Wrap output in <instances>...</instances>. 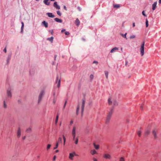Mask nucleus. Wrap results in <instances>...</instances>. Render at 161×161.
Masks as SVG:
<instances>
[{
  "label": "nucleus",
  "instance_id": "nucleus-8",
  "mask_svg": "<svg viewBox=\"0 0 161 161\" xmlns=\"http://www.w3.org/2000/svg\"><path fill=\"white\" fill-rule=\"evenodd\" d=\"M76 156V155L75 152H74L72 153H70L69 154V158L71 160H73V158L74 156Z\"/></svg>",
  "mask_w": 161,
  "mask_h": 161
},
{
  "label": "nucleus",
  "instance_id": "nucleus-28",
  "mask_svg": "<svg viewBox=\"0 0 161 161\" xmlns=\"http://www.w3.org/2000/svg\"><path fill=\"white\" fill-rule=\"evenodd\" d=\"M90 153L92 155H93L94 154L97 153L96 151L95 150H93L91 151L90 152Z\"/></svg>",
  "mask_w": 161,
  "mask_h": 161
},
{
  "label": "nucleus",
  "instance_id": "nucleus-14",
  "mask_svg": "<svg viewBox=\"0 0 161 161\" xmlns=\"http://www.w3.org/2000/svg\"><path fill=\"white\" fill-rule=\"evenodd\" d=\"M157 2H155L152 5V9L154 10L157 7Z\"/></svg>",
  "mask_w": 161,
  "mask_h": 161
},
{
  "label": "nucleus",
  "instance_id": "nucleus-63",
  "mask_svg": "<svg viewBox=\"0 0 161 161\" xmlns=\"http://www.w3.org/2000/svg\"><path fill=\"white\" fill-rule=\"evenodd\" d=\"M55 102H56V100H55V99H53V103L54 104H55Z\"/></svg>",
  "mask_w": 161,
  "mask_h": 161
},
{
  "label": "nucleus",
  "instance_id": "nucleus-58",
  "mask_svg": "<svg viewBox=\"0 0 161 161\" xmlns=\"http://www.w3.org/2000/svg\"><path fill=\"white\" fill-rule=\"evenodd\" d=\"M73 121L72 120H71L70 122V125H71L72 124H73Z\"/></svg>",
  "mask_w": 161,
  "mask_h": 161
},
{
  "label": "nucleus",
  "instance_id": "nucleus-6",
  "mask_svg": "<svg viewBox=\"0 0 161 161\" xmlns=\"http://www.w3.org/2000/svg\"><path fill=\"white\" fill-rule=\"evenodd\" d=\"M61 82V78H59L58 75L56 77L55 83H57V86L59 88L60 86Z\"/></svg>",
  "mask_w": 161,
  "mask_h": 161
},
{
  "label": "nucleus",
  "instance_id": "nucleus-23",
  "mask_svg": "<svg viewBox=\"0 0 161 161\" xmlns=\"http://www.w3.org/2000/svg\"><path fill=\"white\" fill-rule=\"evenodd\" d=\"M75 24L77 26H79L80 24V21L78 18L75 20Z\"/></svg>",
  "mask_w": 161,
  "mask_h": 161
},
{
  "label": "nucleus",
  "instance_id": "nucleus-40",
  "mask_svg": "<svg viewBox=\"0 0 161 161\" xmlns=\"http://www.w3.org/2000/svg\"><path fill=\"white\" fill-rule=\"evenodd\" d=\"M51 147V145L50 144H48L47 146V150H48L49 149H50Z\"/></svg>",
  "mask_w": 161,
  "mask_h": 161
},
{
  "label": "nucleus",
  "instance_id": "nucleus-17",
  "mask_svg": "<svg viewBox=\"0 0 161 161\" xmlns=\"http://www.w3.org/2000/svg\"><path fill=\"white\" fill-rule=\"evenodd\" d=\"M11 54L8 55L7 58V64H8L9 61L10 60L11 58Z\"/></svg>",
  "mask_w": 161,
  "mask_h": 161
},
{
  "label": "nucleus",
  "instance_id": "nucleus-43",
  "mask_svg": "<svg viewBox=\"0 0 161 161\" xmlns=\"http://www.w3.org/2000/svg\"><path fill=\"white\" fill-rule=\"evenodd\" d=\"M31 128H28L27 129L26 131L27 132H29L31 131Z\"/></svg>",
  "mask_w": 161,
  "mask_h": 161
},
{
  "label": "nucleus",
  "instance_id": "nucleus-47",
  "mask_svg": "<svg viewBox=\"0 0 161 161\" xmlns=\"http://www.w3.org/2000/svg\"><path fill=\"white\" fill-rule=\"evenodd\" d=\"M120 161H125L124 158L123 157H121L120 158Z\"/></svg>",
  "mask_w": 161,
  "mask_h": 161
},
{
  "label": "nucleus",
  "instance_id": "nucleus-13",
  "mask_svg": "<svg viewBox=\"0 0 161 161\" xmlns=\"http://www.w3.org/2000/svg\"><path fill=\"white\" fill-rule=\"evenodd\" d=\"M46 14L48 16V17L51 18H54L55 17V16L51 13H47Z\"/></svg>",
  "mask_w": 161,
  "mask_h": 161
},
{
  "label": "nucleus",
  "instance_id": "nucleus-52",
  "mask_svg": "<svg viewBox=\"0 0 161 161\" xmlns=\"http://www.w3.org/2000/svg\"><path fill=\"white\" fill-rule=\"evenodd\" d=\"M93 78V75H90V78L91 79H92Z\"/></svg>",
  "mask_w": 161,
  "mask_h": 161
},
{
  "label": "nucleus",
  "instance_id": "nucleus-49",
  "mask_svg": "<svg viewBox=\"0 0 161 161\" xmlns=\"http://www.w3.org/2000/svg\"><path fill=\"white\" fill-rule=\"evenodd\" d=\"M64 33L66 35H69V33L68 31H65Z\"/></svg>",
  "mask_w": 161,
  "mask_h": 161
},
{
  "label": "nucleus",
  "instance_id": "nucleus-4",
  "mask_svg": "<svg viewBox=\"0 0 161 161\" xmlns=\"http://www.w3.org/2000/svg\"><path fill=\"white\" fill-rule=\"evenodd\" d=\"M85 99H82V103L81 107V116H83V112H84V108L85 105Z\"/></svg>",
  "mask_w": 161,
  "mask_h": 161
},
{
  "label": "nucleus",
  "instance_id": "nucleus-11",
  "mask_svg": "<svg viewBox=\"0 0 161 161\" xmlns=\"http://www.w3.org/2000/svg\"><path fill=\"white\" fill-rule=\"evenodd\" d=\"M103 157L106 159H110L111 158V156L108 154H105L103 156Z\"/></svg>",
  "mask_w": 161,
  "mask_h": 161
},
{
  "label": "nucleus",
  "instance_id": "nucleus-33",
  "mask_svg": "<svg viewBox=\"0 0 161 161\" xmlns=\"http://www.w3.org/2000/svg\"><path fill=\"white\" fill-rule=\"evenodd\" d=\"M62 136H63V139L64 140V145L65 144V142H66V138L64 135H63Z\"/></svg>",
  "mask_w": 161,
  "mask_h": 161
},
{
  "label": "nucleus",
  "instance_id": "nucleus-32",
  "mask_svg": "<svg viewBox=\"0 0 161 161\" xmlns=\"http://www.w3.org/2000/svg\"><path fill=\"white\" fill-rule=\"evenodd\" d=\"M126 35H127V33H125V34H121V35L122 36H123L124 38H125L126 39H127V38L126 36Z\"/></svg>",
  "mask_w": 161,
  "mask_h": 161
},
{
  "label": "nucleus",
  "instance_id": "nucleus-25",
  "mask_svg": "<svg viewBox=\"0 0 161 161\" xmlns=\"http://www.w3.org/2000/svg\"><path fill=\"white\" fill-rule=\"evenodd\" d=\"M53 36H52L51 37L47 38V40L50 41L52 43L53 42Z\"/></svg>",
  "mask_w": 161,
  "mask_h": 161
},
{
  "label": "nucleus",
  "instance_id": "nucleus-29",
  "mask_svg": "<svg viewBox=\"0 0 161 161\" xmlns=\"http://www.w3.org/2000/svg\"><path fill=\"white\" fill-rule=\"evenodd\" d=\"M76 127L74 126L72 131V134H75Z\"/></svg>",
  "mask_w": 161,
  "mask_h": 161
},
{
  "label": "nucleus",
  "instance_id": "nucleus-21",
  "mask_svg": "<svg viewBox=\"0 0 161 161\" xmlns=\"http://www.w3.org/2000/svg\"><path fill=\"white\" fill-rule=\"evenodd\" d=\"M80 109V106L79 104H78L77 105V108H76V114L77 115H78L79 114V111Z\"/></svg>",
  "mask_w": 161,
  "mask_h": 161
},
{
  "label": "nucleus",
  "instance_id": "nucleus-20",
  "mask_svg": "<svg viewBox=\"0 0 161 161\" xmlns=\"http://www.w3.org/2000/svg\"><path fill=\"white\" fill-rule=\"evenodd\" d=\"M48 0H44L43 2L44 4L47 5H49L50 4V2H48Z\"/></svg>",
  "mask_w": 161,
  "mask_h": 161
},
{
  "label": "nucleus",
  "instance_id": "nucleus-9",
  "mask_svg": "<svg viewBox=\"0 0 161 161\" xmlns=\"http://www.w3.org/2000/svg\"><path fill=\"white\" fill-rule=\"evenodd\" d=\"M53 5L57 9H60V7L59 5H58L57 2H55L53 3Z\"/></svg>",
  "mask_w": 161,
  "mask_h": 161
},
{
  "label": "nucleus",
  "instance_id": "nucleus-61",
  "mask_svg": "<svg viewBox=\"0 0 161 161\" xmlns=\"http://www.w3.org/2000/svg\"><path fill=\"white\" fill-rule=\"evenodd\" d=\"M78 8L79 11H80L81 10V9L80 7H78Z\"/></svg>",
  "mask_w": 161,
  "mask_h": 161
},
{
  "label": "nucleus",
  "instance_id": "nucleus-48",
  "mask_svg": "<svg viewBox=\"0 0 161 161\" xmlns=\"http://www.w3.org/2000/svg\"><path fill=\"white\" fill-rule=\"evenodd\" d=\"M67 102V100H66L65 101V102L64 104V107H63V108L64 109L65 108V106H66Z\"/></svg>",
  "mask_w": 161,
  "mask_h": 161
},
{
  "label": "nucleus",
  "instance_id": "nucleus-62",
  "mask_svg": "<svg viewBox=\"0 0 161 161\" xmlns=\"http://www.w3.org/2000/svg\"><path fill=\"white\" fill-rule=\"evenodd\" d=\"M25 138H26L25 136H24L22 138L23 140H24L25 139Z\"/></svg>",
  "mask_w": 161,
  "mask_h": 161
},
{
  "label": "nucleus",
  "instance_id": "nucleus-35",
  "mask_svg": "<svg viewBox=\"0 0 161 161\" xmlns=\"http://www.w3.org/2000/svg\"><path fill=\"white\" fill-rule=\"evenodd\" d=\"M105 74L106 78L108 79V72L107 71H105Z\"/></svg>",
  "mask_w": 161,
  "mask_h": 161
},
{
  "label": "nucleus",
  "instance_id": "nucleus-59",
  "mask_svg": "<svg viewBox=\"0 0 161 161\" xmlns=\"http://www.w3.org/2000/svg\"><path fill=\"white\" fill-rule=\"evenodd\" d=\"M18 102L19 103H21V101L20 100H19Z\"/></svg>",
  "mask_w": 161,
  "mask_h": 161
},
{
  "label": "nucleus",
  "instance_id": "nucleus-15",
  "mask_svg": "<svg viewBox=\"0 0 161 161\" xmlns=\"http://www.w3.org/2000/svg\"><path fill=\"white\" fill-rule=\"evenodd\" d=\"M119 50V48L117 47H115L113 48L110 51V52L111 53H113L115 52L116 51L118 50Z\"/></svg>",
  "mask_w": 161,
  "mask_h": 161
},
{
  "label": "nucleus",
  "instance_id": "nucleus-18",
  "mask_svg": "<svg viewBox=\"0 0 161 161\" xmlns=\"http://www.w3.org/2000/svg\"><path fill=\"white\" fill-rule=\"evenodd\" d=\"M111 118V117L107 116L106 121V124H108L109 123V121L110 119Z\"/></svg>",
  "mask_w": 161,
  "mask_h": 161
},
{
  "label": "nucleus",
  "instance_id": "nucleus-31",
  "mask_svg": "<svg viewBox=\"0 0 161 161\" xmlns=\"http://www.w3.org/2000/svg\"><path fill=\"white\" fill-rule=\"evenodd\" d=\"M58 114H57L56 116V117L55 121V124H57V123L58 122Z\"/></svg>",
  "mask_w": 161,
  "mask_h": 161
},
{
  "label": "nucleus",
  "instance_id": "nucleus-26",
  "mask_svg": "<svg viewBox=\"0 0 161 161\" xmlns=\"http://www.w3.org/2000/svg\"><path fill=\"white\" fill-rule=\"evenodd\" d=\"M5 101H6V100L5 99L4 100L3 102V108H6L7 107V105L6 104V103H5Z\"/></svg>",
  "mask_w": 161,
  "mask_h": 161
},
{
  "label": "nucleus",
  "instance_id": "nucleus-12",
  "mask_svg": "<svg viewBox=\"0 0 161 161\" xmlns=\"http://www.w3.org/2000/svg\"><path fill=\"white\" fill-rule=\"evenodd\" d=\"M113 112H114L113 108H111V109L110 110V111H109V112H108V114L107 116L111 117L112 115V114L113 113Z\"/></svg>",
  "mask_w": 161,
  "mask_h": 161
},
{
  "label": "nucleus",
  "instance_id": "nucleus-1",
  "mask_svg": "<svg viewBox=\"0 0 161 161\" xmlns=\"http://www.w3.org/2000/svg\"><path fill=\"white\" fill-rule=\"evenodd\" d=\"M12 97V92L10 89L9 88L8 89L7 91V96L6 97V101H8Z\"/></svg>",
  "mask_w": 161,
  "mask_h": 161
},
{
  "label": "nucleus",
  "instance_id": "nucleus-41",
  "mask_svg": "<svg viewBox=\"0 0 161 161\" xmlns=\"http://www.w3.org/2000/svg\"><path fill=\"white\" fill-rule=\"evenodd\" d=\"M136 37V36L135 35H133L130 36V39L134 38Z\"/></svg>",
  "mask_w": 161,
  "mask_h": 161
},
{
  "label": "nucleus",
  "instance_id": "nucleus-45",
  "mask_svg": "<svg viewBox=\"0 0 161 161\" xmlns=\"http://www.w3.org/2000/svg\"><path fill=\"white\" fill-rule=\"evenodd\" d=\"M138 135V136L140 137L141 136V132L140 131H138V132H137V133Z\"/></svg>",
  "mask_w": 161,
  "mask_h": 161
},
{
  "label": "nucleus",
  "instance_id": "nucleus-54",
  "mask_svg": "<svg viewBox=\"0 0 161 161\" xmlns=\"http://www.w3.org/2000/svg\"><path fill=\"white\" fill-rule=\"evenodd\" d=\"M56 156L55 155L53 157V161H55L56 160Z\"/></svg>",
  "mask_w": 161,
  "mask_h": 161
},
{
  "label": "nucleus",
  "instance_id": "nucleus-27",
  "mask_svg": "<svg viewBox=\"0 0 161 161\" xmlns=\"http://www.w3.org/2000/svg\"><path fill=\"white\" fill-rule=\"evenodd\" d=\"M62 142V138L61 137H59L58 142H58V143H61Z\"/></svg>",
  "mask_w": 161,
  "mask_h": 161
},
{
  "label": "nucleus",
  "instance_id": "nucleus-57",
  "mask_svg": "<svg viewBox=\"0 0 161 161\" xmlns=\"http://www.w3.org/2000/svg\"><path fill=\"white\" fill-rule=\"evenodd\" d=\"M64 8L66 11L67 10L66 7L65 6H64Z\"/></svg>",
  "mask_w": 161,
  "mask_h": 161
},
{
  "label": "nucleus",
  "instance_id": "nucleus-44",
  "mask_svg": "<svg viewBox=\"0 0 161 161\" xmlns=\"http://www.w3.org/2000/svg\"><path fill=\"white\" fill-rule=\"evenodd\" d=\"M72 136H73V140L74 141L75 139V134H72Z\"/></svg>",
  "mask_w": 161,
  "mask_h": 161
},
{
  "label": "nucleus",
  "instance_id": "nucleus-22",
  "mask_svg": "<svg viewBox=\"0 0 161 161\" xmlns=\"http://www.w3.org/2000/svg\"><path fill=\"white\" fill-rule=\"evenodd\" d=\"M21 24H22V26H21V33H22L23 32V29H24V23L23 22H21Z\"/></svg>",
  "mask_w": 161,
  "mask_h": 161
},
{
  "label": "nucleus",
  "instance_id": "nucleus-2",
  "mask_svg": "<svg viewBox=\"0 0 161 161\" xmlns=\"http://www.w3.org/2000/svg\"><path fill=\"white\" fill-rule=\"evenodd\" d=\"M145 45V42L143 41L141 46V47L140 48V53L141 55L142 56L144 54V47Z\"/></svg>",
  "mask_w": 161,
  "mask_h": 161
},
{
  "label": "nucleus",
  "instance_id": "nucleus-42",
  "mask_svg": "<svg viewBox=\"0 0 161 161\" xmlns=\"http://www.w3.org/2000/svg\"><path fill=\"white\" fill-rule=\"evenodd\" d=\"M57 14L59 16H61V13L59 11H57Z\"/></svg>",
  "mask_w": 161,
  "mask_h": 161
},
{
  "label": "nucleus",
  "instance_id": "nucleus-50",
  "mask_svg": "<svg viewBox=\"0 0 161 161\" xmlns=\"http://www.w3.org/2000/svg\"><path fill=\"white\" fill-rule=\"evenodd\" d=\"M93 63L95 64H96V65H97V64H98V62L97 61L95 60V61H93Z\"/></svg>",
  "mask_w": 161,
  "mask_h": 161
},
{
  "label": "nucleus",
  "instance_id": "nucleus-30",
  "mask_svg": "<svg viewBox=\"0 0 161 161\" xmlns=\"http://www.w3.org/2000/svg\"><path fill=\"white\" fill-rule=\"evenodd\" d=\"M93 145L94 147L96 149H99V146L98 145H96L95 143H93Z\"/></svg>",
  "mask_w": 161,
  "mask_h": 161
},
{
  "label": "nucleus",
  "instance_id": "nucleus-39",
  "mask_svg": "<svg viewBox=\"0 0 161 161\" xmlns=\"http://www.w3.org/2000/svg\"><path fill=\"white\" fill-rule=\"evenodd\" d=\"M146 27H147L148 26V21L147 19H146Z\"/></svg>",
  "mask_w": 161,
  "mask_h": 161
},
{
  "label": "nucleus",
  "instance_id": "nucleus-56",
  "mask_svg": "<svg viewBox=\"0 0 161 161\" xmlns=\"http://www.w3.org/2000/svg\"><path fill=\"white\" fill-rule=\"evenodd\" d=\"M93 161H98L97 159L94 158H93Z\"/></svg>",
  "mask_w": 161,
  "mask_h": 161
},
{
  "label": "nucleus",
  "instance_id": "nucleus-24",
  "mask_svg": "<svg viewBox=\"0 0 161 161\" xmlns=\"http://www.w3.org/2000/svg\"><path fill=\"white\" fill-rule=\"evenodd\" d=\"M150 130H147L146 131V132L144 134L145 136H147L149 134V133H150Z\"/></svg>",
  "mask_w": 161,
  "mask_h": 161
},
{
  "label": "nucleus",
  "instance_id": "nucleus-34",
  "mask_svg": "<svg viewBox=\"0 0 161 161\" xmlns=\"http://www.w3.org/2000/svg\"><path fill=\"white\" fill-rule=\"evenodd\" d=\"M74 141H75V144H78V137H77Z\"/></svg>",
  "mask_w": 161,
  "mask_h": 161
},
{
  "label": "nucleus",
  "instance_id": "nucleus-16",
  "mask_svg": "<svg viewBox=\"0 0 161 161\" xmlns=\"http://www.w3.org/2000/svg\"><path fill=\"white\" fill-rule=\"evenodd\" d=\"M42 24H43L46 28H47L48 27V24L45 21H43V22H42Z\"/></svg>",
  "mask_w": 161,
  "mask_h": 161
},
{
  "label": "nucleus",
  "instance_id": "nucleus-55",
  "mask_svg": "<svg viewBox=\"0 0 161 161\" xmlns=\"http://www.w3.org/2000/svg\"><path fill=\"white\" fill-rule=\"evenodd\" d=\"M65 31V29H63L61 31V33H63Z\"/></svg>",
  "mask_w": 161,
  "mask_h": 161
},
{
  "label": "nucleus",
  "instance_id": "nucleus-60",
  "mask_svg": "<svg viewBox=\"0 0 161 161\" xmlns=\"http://www.w3.org/2000/svg\"><path fill=\"white\" fill-rule=\"evenodd\" d=\"M128 64V62L127 61H125V65H127V64Z\"/></svg>",
  "mask_w": 161,
  "mask_h": 161
},
{
  "label": "nucleus",
  "instance_id": "nucleus-51",
  "mask_svg": "<svg viewBox=\"0 0 161 161\" xmlns=\"http://www.w3.org/2000/svg\"><path fill=\"white\" fill-rule=\"evenodd\" d=\"M49 31L51 33L52 35L53 34V30H49Z\"/></svg>",
  "mask_w": 161,
  "mask_h": 161
},
{
  "label": "nucleus",
  "instance_id": "nucleus-5",
  "mask_svg": "<svg viewBox=\"0 0 161 161\" xmlns=\"http://www.w3.org/2000/svg\"><path fill=\"white\" fill-rule=\"evenodd\" d=\"M44 92L43 91H42L41 92L38 97V103H39L41 101V100L43 97V96L44 95Z\"/></svg>",
  "mask_w": 161,
  "mask_h": 161
},
{
  "label": "nucleus",
  "instance_id": "nucleus-64",
  "mask_svg": "<svg viewBox=\"0 0 161 161\" xmlns=\"http://www.w3.org/2000/svg\"><path fill=\"white\" fill-rule=\"evenodd\" d=\"M158 3L159 4H161V0H159Z\"/></svg>",
  "mask_w": 161,
  "mask_h": 161
},
{
  "label": "nucleus",
  "instance_id": "nucleus-19",
  "mask_svg": "<svg viewBox=\"0 0 161 161\" xmlns=\"http://www.w3.org/2000/svg\"><path fill=\"white\" fill-rule=\"evenodd\" d=\"M54 20L57 22L59 23H62V20L61 19H60L58 18H56L54 19Z\"/></svg>",
  "mask_w": 161,
  "mask_h": 161
},
{
  "label": "nucleus",
  "instance_id": "nucleus-7",
  "mask_svg": "<svg viewBox=\"0 0 161 161\" xmlns=\"http://www.w3.org/2000/svg\"><path fill=\"white\" fill-rule=\"evenodd\" d=\"M158 130L156 129H154L152 131V133L154 136V138L155 139H156L157 138V132Z\"/></svg>",
  "mask_w": 161,
  "mask_h": 161
},
{
  "label": "nucleus",
  "instance_id": "nucleus-37",
  "mask_svg": "<svg viewBox=\"0 0 161 161\" xmlns=\"http://www.w3.org/2000/svg\"><path fill=\"white\" fill-rule=\"evenodd\" d=\"M58 142H56V146H55V147H54V148H53L54 149H56L58 147Z\"/></svg>",
  "mask_w": 161,
  "mask_h": 161
},
{
  "label": "nucleus",
  "instance_id": "nucleus-53",
  "mask_svg": "<svg viewBox=\"0 0 161 161\" xmlns=\"http://www.w3.org/2000/svg\"><path fill=\"white\" fill-rule=\"evenodd\" d=\"M3 52H4L5 53H6L7 52V50H6V47H5L3 50Z\"/></svg>",
  "mask_w": 161,
  "mask_h": 161
},
{
  "label": "nucleus",
  "instance_id": "nucleus-10",
  "mask_svg": "<svg viewBox=\"0 0 161 161\" xmlns=\"http://www.w3.org/2000/svg\"><path fill=\"white\" fill-rule=\"evenodd\" d=\"M21 136V130L20 127L18 128L17 132V136L18 138H19Z\"/></svg>",
  "mask_w": 161,
  "mask_h": 161
},
{
  "label": "nucleus",
  "instance_id": "nucleus-36",
  "mask_svg": "<svg viewBox=\"0 0 161 161\" xmlns=\"http://www.w3.org/2000/svg\"><path fill=\"white\" fill-rule=\"evenodd\" d=\"M113 6L114 8H118L120 7V5L119 4H114Z\"/></svg>",
  "mask_w": 161,
  "mask_h": 161
},
{
  "label": "nucleus",
  "instance_id": "nucleus-3",
  "mask_svg": "<svg viewBox=\"0 0 161 161\" xmlns=\"http://www.w3.org/2000/svg\"><path fill=\"white\" fill-rule=\"evenodd\" d=\"M113 103V104L114 106H117L118 105V103L116 100H114L113 101H111L110 98H109L108 99V103L109 105H111L112 103Z\"/></svg>",
  "mask_w": 161,
  "mask_h": 161
},
{
  "label": "nucleus",
  "instance_id": "nucleus-46",
  "mask_svg": "<svg viewBox=\"0 0 161 161\" xmlns=\"http://www.w3.org/2000/svg\"><path fill=\"white\" fill-rule=\"evenodd\" d=\"M142 14L144 16L146 17V16H147V15H146V14H145V12L144 11H143L142 12Z\"/></svg>",
  "mask_w": 161,
  "mask_h": 161
},
{
  "label": "nucleus",
  "instance_id": "nucleus-38",
  "mask_svg": "<svg viewBox=\"0 0 161 161\" xmlns=\"http://www.w3.org/2000/svg\"><path fill=\"white\" fill-rule=\"evenodd\" d=\"M55 93H56V92H55V89H54L53 91V95L54 98H55Z\"/></svg>",
  "mask_w": 161,
  "mask_h": 161
}]
</instances>
